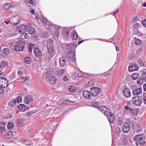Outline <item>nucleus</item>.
<instances>
[{"instance_id": "1", "label": "nucleus", "mask_w": 146, "mask_h": 146, "mask_svg": "<svg viewBox=\"0 0 146 146\" xmlns=\"http://www.w3.org/2000/svg\"><path fill=\"white\" fill-rule=\"evenodd\" d=\"M14 49L17 51H22L23 50L25 44V42L23 40L16 39L14 43Z\"/></svg>"}, {"instance_id": "2", "label": "nucleus", "mask_w": 146, "mask_h": 146, "mask_svg": "<svg viewBox=\"0 0 146 146\" xmlns=\"http://www.w3.org/2000/svg\"><path fill=\"white\" fill-rule=\"evenodd\" d=\"M133 139L135 141L137 146H142L145 143L143 136L142 134L135 135Z\"/></svg>"}, {"instance_id": "3", "label": "nucleus", "mask_w": 146, "mask_h": 146, "mask_svg": "<svg viewBox=\"0 0 146 146\" xmlns=\"http://www.w3.org/2000/svg\"><path fill=\"white\" fill-rule=\"evenodd\" d=\"M47 25L49 26L48 27V28L51 29L53 31H55L52 33L54 37L55 38H58L59 36L58 30L60 28V27L59 26L53 24H47Z\"/></svg>"}, {"instance_id": "4", "label": "nucleus", "mask_w": 146, "mask_h": 146, "mask_svg": "<svg viewBox=\"0 0 146 146\" xmlns=\"http://www.w3.org/2000/svg\"><path fill=\"white\" fill-rule=\"evenodd\" d=\"M46 78L49 80V84L52 85L55 83L56 80V78L53 76V72L49 69L47 70Z\"/></svg>"}, {"instance_id": "5", "label": "nucleus", "mask_w": 146, "mask_h": 146, "mask_svg": "<svg viewBox=\"0 0 146 146\" xmlns=\"http://www.w3.org/2000/svg\"><path fill=\"white\" fill-rule=\"evenodd\" d=\"M47 48L50 54L52 56L54 54V50L53 44L52 39L50 38L47 40Z\"/></svg>"}, {"instance_id": "6", "label": "nucleus", "mask_w": 146, "mask_h": 146, "mask_svg": "<svg viewBox=\"0 0 146 146\" xmlns=\"http://www.w3.org/2000/svg\"><path fill=\"white\" fill-rule=\"evenodd\" d=\"M142 99L141 96H137L132 98L131 101L133 104L136 106H140L142 103Z\"/></svg>"}, {"instance_id": "7", "label": "nucleus", "mask_w": 146, "mask_h": 146, "mask_svg": "<svg viewBox=\"0 0 146 146\" xmlns=\"http://www.w3.org/2000/svg\"><path fill=\"white\" fill-rule=\"evenodd\" d=\"M27 24L26 25H19L17 27V32L20 34L26 32L27 30Z\"/></svg>"}, {"instance_id": "8", "label": "nucleus", "mask_w": 146, "mask_h": 146, "mask_svg": "<svg viewBox=\"0 0 146 146\" xmlns=\"http://www.w3.org/2000/svg\"><path fill=\"white\" fill-rule=\"evenodd\" d=\"M101 89L98 87H93L91 88L90 92H91V95L92 96L95 97L98 95L100 92Z\"/></svg>"}, {"instance_id": "9", "label": "nucleus", "mask_w": 146, "mask_h": 146, "mask_svg": "<svg viewBox=\"0 0 146 146\" xmlns=\"http://www.w3.org/2000/svg\"><path fill=\"white\" fill-rule=\"evenodd\" d=\"M133 128L135 133H139L142 130V128L140 125L137 123H134L133 125Z\"/></svg>"}, {"instance_id": "10", "label": "nucleus", "mask_w": 146, "mask_h": 146, "mask_svg": "<svg viewBox=\"0 0 146 146\" xmlns=\"http://www.w3.org/2000/svg\"><path fill=\"white\" fill-rule=\"evenodd\" d=\"M75 52L74 50H69L67 53V55L68 58L73 62L75 61Z\"/></svg>"}, {"instance_id": "11", "label": "nucleus", "mask_w": 146, "mask_h": 146, "mask_svg": "<svg viewBox=\"0 0 146 146\" xmlns=\"http://www.w3.org/2000/svg\"><path fill=\"white\" fill-rule=\"evenodd\" d=\"M34 53L35 56L37 58H40L42 56V52L40 49L36 47L34 49Z\"/></svg>"}, {"instance_id": "12", "label": "nucleus", "mask_w": 146, "mask_h": 146, "mask_svg": "<svg viewBox=\"0 0 146 146\" xmlns=\"http://www.w3.org/2000/svg\"><path fill=\"white\" fill-rule=\"evenodd\" d=\"M130 127L129 123L126 122L124 123L121 127L123 132L124 133L127 132L129 131Z\"/></svg>"}, {"instance_id": "13", "label": "nucleus", "mask_w": 146, "mask_h": 146, "mask_svg": "<svg viewBox=\"0 0 146 146\" xmlns=\"http://www.w3.org/2000/svg\"><path fill=\"white\" fill-rule=\"evenodd\" d=\"M33 100V98L30 95H27L25 97L24 103L26 104H28L32 102Z\"/></svg>"}, {"instance_id": "14", "label": "nucleus", "mask_w": 146, "mask_h": 146, "mask_svg": "<svg viewBox=\"0 0 146 146\" xmlns=\"http://www.w3.org/2000/svg\"><path fill=\"white\" fill-rule=\"evenodd\" d=\"M27 29H28V33L29 34L32 35L35 33V29L32 27V25L30 23H27Z\"/></svg>"}, {"instance_id": "15", "label": "nucleus", "mask_w": 146, "mask_h": 146, "mask_svg": "<svg viewBox=\"0 0 146 146\" xmlns=\"http://www.w3.org/2000/svg\"><path fill=\"white\" fill-rule=\"evenodd\" d=\"M8 80L3 78L0 80V85L3 88H5L7 86L8 84Z\"/></svg>"}, {"instance_id": "16", "label": "nucleus", "mask_w": 146, "mask_h": 146, "mask_svg": "<svg viewBox=\"0 0 146 146\" xmlns=\"http://www.w3.org/2000/svg\"><path fill=\"white\" fill-rule=\"evenodd\" d=\"M108 112V113L106 115H107L110 123H112L114 119V115L110 111Z\"/></svg>"}, {"instance_id": "17", "label": "nucleus", "mask_w": 146, "mask_h": 146, "mask_svg": "<svg viewBox=\"0 0 146 146\" xmlns=\"http://www.w3.org/2000/svg\"><path fill=\"white\" fill-rule=\"evenodd\" d=\"M98 108L105 115L107 114L108 113V111H110V110L107 109L106 107L103 106L99 105Z\"/></svg>"}, {"instance_id": "18", "label": "nucleus", "mask_w": 146, "mask_h": 146, "mask_svg": "<svg viewBox=\"0 0 146 146\" xmlns=\"http://www.w3.org/2000/svg\"><path fill=\"white\" fill-rule=\"evenodd\" d=\"M48 110L50 113L52 114L53 113H59L60 110L58 108H57L55 106H50Z\"/></svg>"}, {"instance_id": "19", "label": "nucleus", "mask_w": 146, "mask_h": 146, "mask_svg": "<svg viewBox=\"0 0 146 146\" xmlns=\"http://www.w3.org/2000/svg\"><path fill=\"white\" fill-rule=\"evenodd\" d=\"M71 30L70 28H66L63 29L62 30L63 34L66 38H68L69 36V33Z\"/></svg>"}, {"instance_id": "20", "label": "nucleus", "mask_w": 146, "mask_h": 146, "mask_svg": "<svg viewBox=\"0 0 146 146\" xmlns=\"http://www.w3.org/2000/svg\"><path fill=\"white\" fill-rule=\"evenodd\" d=\"M123 93L124 96L126 98H129L131 96L130 90L127 88H125L123 90Z\"/></svg>"}, {"instance_id": "21", "label": "nucleus", "mask_w": 146, "mask_h": 146, "mask_svg": "<svg viewBox=\"0 0 146 146\" xmlns=\"http://www.w3.org/2000/svg\"><path fill=\"white\" fill-rule=\"evenodd\" d=\"M70 37L72 40H76L78 38V35L75 30H72L71 31Z\"/></svg>"}, {"instance_id": "22", "label": "nucleus", "mask_w": 146, "mask_h": 146, "mask_svg": "<svg viewBox=\"0 0 146 146\" xmlns=\"http://www.w3.org/2000/svg\"><path fill=\"white\" fill-rule=\"evenodd\" d=\"M76 46H74V45L72 43H70L66 44V48L69 50H71V49L74 50H75V49L76 47Z\"/></svg>"}, {"instance_id": "23", "label": "nucleus", "mask_w": 146, "mask_h": 146, "mask_svg": "<svg viewBox=\"0 0 146 146\" xmlns=\"http://www.w3.org/2000/svg\"><path fill=\"white\" fill-rule=\"evenodd\" d=\"M10 53L9 49L7 48L3 49L1 52V54L4 57H5L9 55Z\"/></svg>"}, {"instance_id": "24", "label": "nucleus", "mask_w": 146, "mask_h": 146, "mask_svg": "<svg viewBox=\"0 0 146 146\" xmlns=\"http://www.w3.org/2000/svg\"><path fill=\"white\" fill-rule=\"evenodd\" d=\"M83 96L86 98L87 99H91V92H89L87 90H85L83 93Z\"/></svg>"}, {"instance_id": "25", "label": "nucleus", "mask_w": 146, "mask_h": 146, "mask_svg": "<svg viewBox=\"0 0 146 146\" xmlns=\"http://www.w3.org/2000/svg\"><path fill=\"white\" fill-rule=\"evenodd\" d=\"M16 122L18 126L21 127H22L24 124V121L23 119L19 118L16 120Z\"/></svg>"}, {"instance_id": "26", "label": "nucleus", "mask_w": 146, "mask_h": 146, "mask_svg": "<svg viewBox=\"0 0 146 146\" xmlns=\"http://www.w3.org/2000/svg\"><path fill=\"white\" fill-rule=\"evenodd\" d=\"M138 67L135 64H132L129 67V70L130 71L132 72L137 70Z\"/></svg>"}, {"instance_id": "27", "label": "nucleus", "mask_w": 146, "mask_h": 146, "mask_svg": "<svg viewBox=\"0 0 146 146\" xmlns=\"http://www.w3.org/2000/svg\"><path fill=\"white\" fill-rule=\"evenodd\" d=\"M15 6L9 3L5 4L4 6V9L6 10H10L11 9L15 7Z\"/></svg>"}, {"instance_id": "28", "label": "nucleus", "mask_w": 146, "mask_h": 146, "mask_svg": "<svg viewBox=\"0 0 146 146\" xmlns=\"http://www.w3.org/2000/svg\"><path fill=\"white\" fill-rule=\"evenodd\" d=\"M142 92V88H139L135 89L133 91V94L134 95H137L141 93Z\"/></svg>"}, {"instance_id": "29", "label": "nucleus", "mask_w": 146, "mask_h": 146, "mask_svg": "<svg viewBox=\"0 0 146 146\" xmlns=\"http://www.w3.org/2000/svg\"><path fill=\"white\" fill-rule=\"evenodd\" d=\"M6 123H3L2 122H0V132L1 133H4L5 129V126L6 125Z\"/></svg>"}, {"instance_id": "30", "label": "nucleus", "mask_w": 146, "mask_h": 146, "mask_svg": "<svg viewBox=\"0 0 146 146\" xmlns=\"http://www.w3.org/2000/svg\"><path fill=\"white\" fill-rule=\"evenodd\" d=\"M18 108L21 111H25L26 109V106L24 104H21L17 106Z\"/></svg>"}, {"instance_id": "31", "label": "nucleus", "mask_w": 146, "mask_h": 146, "mask_svg": "<svg viewBox=\"0 0 146 146\" xmlns=\"http://www.w3.org/2000/svg\"><path fill=\"white\" fill-rule=\"evenodd\" d=\"M59 61L60 66L61 67L64 66L66 63V62L64 57H62L60 58Z\"/></svg>"}, {"instance_id": "32", "label": "nucleus", "mask_w": 146, "mask_h": 146, "mask_svg": "<svg viewBox=\"0 0 146 146\" xmlns=\"http://www.w3.org/2000/svg\"><path fill=\"white\" fill-rule=\"evenodd\" d=\"M94 84V82L92 80H90L87 82H86L84 85L85 87L88 88L89 87H91L93 86Z\"/></svg>"}, {"instance_id": "33", "label": "nucleus", "mask_w": 146, "mask_h": 146, "mask_svg": "<svg viewBox=\"0 0 146 146\" xmlns=\"http://www.w3.org/2000/svg\"><path fill=\"white\" fill-rule=\"evenodd\" d=\"M11 18L9 19H7L5 21V22L7 25L9 24H11L14 25H16L18 24V23H13L11 21Z\"/></svg>"}, {"instance_id": "34", "label": "nucleus", "mask_w": 146, "mask_h": 146, "mask_svg": "<svg viewBox=\"0 0 146 146\" xmlns=\"http://www.w3.org/2000/svg\"><path fill=\"white\" fill-rule=\"evenodd\" d=\"M16 104L15 100H14L10 101L8 103V106L11 107L13 106Z\"/></svg>"}, {"instance_id": "35", "label": "nucleus", "mask_w": 146, "mask_h": 146, "mask_svg": "<svg viewBox=\"0 0 146 146\" xmlns=\"http://www.w3.org/2000/svg\"><path fill=\"white\" fill-rule=\"evenodd\" d=\"M25 63L27 64H29L31 62V60L29 57H26L24 59Z\"/></svg>"}, {"instance_id": "36", "label": "nucleus", "mask_w": 146, "mask_h": 146, "mask_svg": "<svg viewBox=\"0 0 146 146\" xmlns=\"http://www.w3.org/2000/svg\"><path fill=\"white\" fill-rule=\"evenodd\" d=\"M130 111L134 116H136L138 113L137 110L135 109H132Z\"/></svg>"}, {"instance_id": "37", "label": "nucleus", "mask_w": 146, "mask_h": 146, "mask_svg": "<svg viewBox=\"0 0 146 146\" xmlns=\"http://www.w3.org/2000/svg\"><path fill=\"white\" fill-rule=\"evenodd\" d=\"M15 100L16 103L18 104L21 102L22 101V99L21 97L18 96L16 97V99L14 100Z\"/></svg>"}, {"instance_id": "38", "label": "nucleus", "mask_w": 146, "mask_h": 146, "mask_svg": "<svg viewBox=\"0 0 146 146\" xmlns=\"http://www.w3.org/2000/svg\"><path fill=\"white\" fill-rule=\"evenodd\" d=\"M76 90V88L73 86H70L68 88V90L72 92H75Z\"/></svg>"}, {"instance_id": "39", "label": "nucleus", "mask_w": 146, "mask_h": 146, "mask_svg": "<svg viewBox=\"0 0 146 146\" xmlns=\"http://www.w3.org/2000/svg\"><path fill=\"white\" fill-rule=\"evenodd\" d=\"M139 75L138 73H133L131 75V79L133 80H135L137 78Z\"/></svg>"}, {"instance_id": "40", "label": "nucleus", "mask_w": 146, "mask_h": 146, "mask_svg": "<svg viewBox=\"0 0 146 146\" xmlns=\"http://www.w3.org/2000/svg\"><path fill=\"white\" fill-rule=\"evenodd\" d=\"M91 106L93 107L98 108L99 105L97 102H92L91 103Z\"/></svg>"}, {"instance_id": "41", "label": "nucleus", "mask_w": 146, "mask_h": 146, "mask_svg": "<svg viewBox=\"0 0 146 146\" xmlns=\"http://www.w3.org/2000/svg\"><path fill=\"white\" fill-rule=\"evenodd\" d=\"M25 32H24L23 33H21V38L23 39H25L27 38L28 37V35L26 33H25Z\"/></svg>"}, {"instance_id": "42", "label": "nucleus", "mask_w": 146, "mask_h": 146, "mask_svg": "<svg viewBox=\"0 0 146 146\" xmlns=\"http://www.w3.org/2000/svg\"><path fill=\"white\" fill-rule=\"evenodd\" d=\"M142 76L144 80L146 82V69H144L143 71Z\"/></svg>"}, {"instance_id": "43", "label": "nucleus", "mask_w": 146, "mask_h": 146, "mask_svg": "<svg viewBox=\"0 0 146 146\" xmlns=\"http://www.w3.org/2000/svg\"><path fill=\"white\" fill-rule=\"evenodd\" d=\"M14 126L13 123L11 122H8L7 125V127L9 129H12Z\"/></svg>"}, {"instance_id": "44", "label": "nucleus", "mask_w": 146, "mask_h": 146, "mask_svg": "<svg viewBox=\"0 0 146 146\" xmlns=\"http://www.w3.org/2000/svg\"><path fill=\"white\" fill-rule=\"evenodd\" d=\"M34 48V44H30L28 46L29 51L31 52L32 49Z\"/></svg>"}, {"instance_id": "45", "label": "nucleus", "mask_w": 146, "mask_h": 146, "mask_svg": "<svg viewBox=\"0 0 146 146\" xmlns=\"http://www.w3.org/2000/svg\"><path fill=\"white\" fill-rule=\"evenodd\" d=\"M64 70H59L56 71L57 75L58 76H61L64 72Z\"/></svg>"}, {"instance_id": "46", "label": "nucleus", "mask_w": 146, "mask_h": 146, "mask_svg": "<svg viewBox=\"0 0 146 146\" xmlns=\"http://www.w3.org/2000/svg\"><path fill=\"white\" fill-rule=\"evenodd\" d=\"M120 128L119 127H117L115 129V133L118 135H119L121 133Z\"/></svg>"}, {"instance_id": "47", "label": "nucleus", "mask_w": 146, "mask_h": 146, "mask_svg": "<svg viewBox=\"0 0 146 146\" xmlns=\"http://www.w3.org/2000/svg\"><path fill=\"white\" fill-rule=\"evenodd\" d=\"M40 19L41 21L44 24H45L47 22L46 19L42 16H40Z\"/></svg>"}, {"instance_id": "48", "label": "nucleus", "mask_w": 146, "mask_h": 146, "mask_svg": "<svg viewBox=\"0 0 146 146\" xmlns=\"http://www.w3.org/2000/svg\"><path fill=\"white\" fill-rule=\"evenodd\" d=\"M25 2L26 4L34 5L33 0H25Z\"/></svg>"}, {"instance_id": "49", "label": "nucleus", "mask_w": 146, "mask_h": 146, "mask_svg": "<svg viewBox=\"0 0 146 146\" xmlns=\"http://www.w3.org/2000/svg\"><path fill=\"white\" fill-rule=\"evenodd\" d=\"M5 135L8 136L9 138L11 137L13 135L12 132L11 131H8L6 132L5 133Z\"/></svg>"}, {"instance_id": "50", "label": "nucleus", "mask_w": 146, "mask_h": 146, "mask_svg": "<svg viewBox=\"0 0 146 146\" xmlns=\"http://www.w3.org/2000/svg\"><path fill=\"white\" fill-rule=\"evenodd\" d=\"M144 80L142 79L141 78H139L138 80L137 81V83L138 84H141L143 83Z\"/></svg>"}, {"instance_id": "51", "label": "nucleus", "mask_w": 146, "mask_h": 146, "mask_svg": "<svg viewBox=\"0 0 146 146\" xmlns=\"http://www.w3.org/2000/svg\"><path fill=\"white\" fill-rule=\"evenodd\" d=\"M1 65L3 67H6L8 64L7 62L5 61H2L1 62Z\"/></svg>"}, {"instance_id": "52", "label": "nucleus", "mask_w": 146, "mask_h": 146, "mask_svg": "<svg viewBox=\"0 0 146 146\" xmlns=\"http://www.w3.org/2000/svg\"><path fill=\"white\" fill-rule=\"evenodd\" d=\"M123 119L122 117H119L118 119V123L119 125H121L123 121Z\"/></svg>"}, {"instance_id": "53", "label": "nucleus", "mask_w": 146, "mask_h": 146, "mask_svg": "<svg viewBox=\"0 0 146 146\" xmlns=\"http://www.w3.org/2000/svg\"><path fill=\"white\" fill-rule=\"evenodd\" d=\"M24 143L26 145H29L31 144L32 142L28 140H26L24 141Z\"/></svg>"}, {"instance_id": "54", "label": "nucleus", "mask_w": 146, "mask_h": 146, "mask_svg": "<svg viewBox=\"0 0 146 146\" xmlns=\"http://www.w3.org/2000/svg\"><path fill=\"white\" fill-rule=\"evenodd\" d=\"M141 42V40L139 39H136L135 41V43L137 45H139L140 44Z\"/></svg>"}, {"instance_id": "55", "label": "nucleus", "mask_w": 146, "mask_h": 146, "mask_svg": "<svg viewBox=\"0 0 146 146\" xmlns=\"http://www.w3.org/2000/svg\"><path fill=\"white\" fill-rule=\"evenodd\" d=\"M49 36V35L46 32L44 33L42 36V37L43 38H46Z\"/></svg>"}, {"instance_id": "56", "label": "nucleus", "mask_w": 146, "mask_h": 146, "mask_svg": "<svg viewBox=\"0 0 146 146\" xmlns=\"http://www.w3.org/2000/svg\"><path fill=\"white\" fill-rule=\"evenodd\" d=\"M57 104L58 105H61L62 104H64V101L63 100H59L57 102Z\"/></svg>"}, {"instance_id": "57", "label": "nucleus", "mask_w": 146, "mask_h": 146, "mask_svg": "<svg viewBox=\"0 0 146 146\" xmlns=\"http://www.w3.org/2000/svg\"><path fill=\"white\" fill-rule=\"evenodd\" d=\"M4 91V88L0 85V94L3 93Z\"/></svg>"}, {"instance_id": "58", "label": "nucleus", "mask_w": 146, "mask_h": 146, "mask_svg": "<svg viewBox=\"0 0 146 146\" xmlns=\"http://www.w3.org/2000/svg\"><path fill=\"white\" fill-rule=\"evenodd\" d=\"M13 117L12 115L10 114H7L6 116V118L7 119H9L12 118Z\"/></svg>"}, {"instance_id": "59", "label": "nucleus", "mask_w": 146, "mask_h": 146, "mask_svg": "<svg viewBox=\"0 0 146 146\" xmlns=\"http://www.w3.org/2000/svg\"><path fill=\"white\" fill-rule=\"evenodd\" d=\"M63 79L64 81L65 82H68V78L67 76H64Z\"/></svg>"}, {"instance_id": "60", "label": "nucleus", "mask_w": 146, "mask_h": 146, "mask_svg": "<svg viewBox=\"0 0 146 146\" xmlns=\"http://www.w3.org/2000/svg\"><path fill=\"white\" fill-rule=\"evenodd\" d=\"M138 17L136 16L135 17L132 19V22H136V21L138 20Z\"/></svg>"}, {"instance_id": "61", "label": "nucleus", "mask_w": 146, "mask_h": 146, "mask_svg": "<svg viewBox=\"0 0 146 146\" xmlns=\"http://www.w3.org/2000/svg\"><path fill=\"white\" fill-rule=\"evenodd\" d=\"M142 23L143 26L146 27V19L142 22Z\"/></svg>"}, {"instance_id": "62", "label": "nucleus", "mask_w": 146, "mask_h": 146, "mask_svg": "<svg viewBox=\"0 0 146 146\" xmlns=\"http://www.w3.org/2000/svg\"><path fill=\"white\" fill-rule=\"evenodd\" d=\"M17 74L19 76H21L23 75V72L19 70L17 72Z\"/></svg>"}, {"instance_id": "63", "label": "nucleus", "mask_w": 146, "mask_h": 146, "mask_svg": "<svg viewBox=\"0 0 146 146\" xmlns=\"http://www.w3.org/2000/svg\"><path fill=\"white\" fill-rule=\"evenodd\" d=\"M139 26V24L138 23H136L133 25V27L135 28H138Z\"/></svg>"}, {"instance_id": "64", "label": "nucleus", "mask_w": 146, "mask_h": 146, "mask_svg": "<svg viewBox=\"0 0 146 146\" xmlns=\"http://www.w3.org/2000/svg\"><path fill=\"white\" fill-rule=\"evenodd\" d=\"M143 100L144 104L146 105V97H143Z\"/></svg>"}]
</instances>
